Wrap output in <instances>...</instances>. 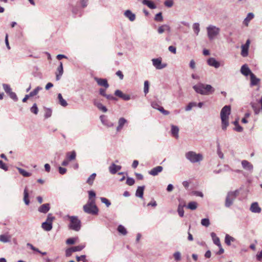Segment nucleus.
<instances>
[{
	"label": "nucleus",
	"instance_id": "1",
	"mask_svg": "<svg viewBox=\"0 0 262 262\" xmlns=\"http://www.w3.org/2000/svg\"><path fill=\"white\" fill-rule=\"evenodd\" d=\"M195 92L202 95H209L213 93L215 89L210 84L199 83L193 86Z\"/></svg>",
	"mask_w": 262,
	"mask_h": 262
},
{
	"label": "nucleus",
	"instance_id": "2",
	"mask_svg": "<svg viewBox=\"0 0 262 262\" xmlns=\"http://www.w3.org/2000/svg\"><path fill=\"white\" fill-rule=\"evenodd\" d=\"M231 112V107L229 105H225L224 106L221 111V119L222 121V129L224 130H226L228 126L229 123V116Z\"/></svg>",
	"mask_w": 262,
	"mask_h": 262
},
{
	"label": "nucleus",
	"instance_id": "3",
	"mask_svg": "<svg viewBox=\"0 0 262 262\" xmlns=\"http://www.w3.org/2000/svg\"><path fill=\"white\" fill-rule=\"evenodd\" d=\"M186 159L191 163H200L204 159L203 155L201 153H196L193 151H189L185 153Z\"/></svg>",
	"mask_w": 262,
	"mask_h": 262
},
{
	"label": "nucleus",
	"instance_id": "4",
	"mask_svg": "<svg viewBox=\"0 0 262 262\" xmlns=\"http://www.w3.org/2000/svg\"><path fill=\"white\" fill-rule=\"evenodd\" d=\"M67 217L70 220L69 228L75 231H79L81 227V221L79 220L77 216H70L68 215Z\"/></svg>",
	"mask_w": 262,
	"mask_h": 262
},
{
	"label": "nucleus",
	"instance_id": "5",
	"mask_svg": "<svg viewBox=\"0 0 262 262\" xmlns=\"http://www.w3.org/2000/svg\"><path fill=\"white\" fill-rule=\"evenodd\" d=\"M207 31L208 38L212 40L219 34L220 29L215 26L209 25L207 27Z\"/></svg>",
	"mask_w": 262,
	"mask_h": 262
},
{
	"label": "nucleus",
	"instance_id": "6",
	"mask_svg": "<svg viewBox=\"0 0 262 262\" xmlns=\"http://www.w3.org/2000/svg\"><path fill=\"white\" fill-rule=\"evenodd\" d=\"M237 191H231L228 193L225 201V206L229 207L232 205L237 195Z\"/></svg>",
	"mask_w": 262,
	"mask_h": 262
},
{
	"label": "nucleus",
	"instance_id": "7",
	"mask_svg": "<svg viewBox=\"0 0 262 262\" xmlns=\"http://www.w3.org/2000/svg\"><path fill=\"white\" fill-rule=\"evenodd\" d=\"M152 62L153 66L158 70L162 69L167 66L166 63H162V59L161 58L152 59Z\"/></svg>",
	"mask_w": 262,
	"mask_h": 262
},
{
	"label": "nucleus",
	"instance_id": "8",
	"mask_svg": "<svg viewBox=\"0 0 262 262\" xmlns=\"http://www.w3.org/2000/svg\"><path fill=\"white\" fill-rule=\"evenodd\" d=\"M250 44V39H247L246 43L244 45H242L241 48H242V52H241V55L243 57H247L248 55V50L249 46Z\"/></svg>",
	"mask_w": 262,
	"mask_h": 262
},
{
	"label": "nucleus",
	"instance_id": "9",
	"mask_svg": "<svg viewBox=\"0 0 262 262\" xmlns=\"http://www.w3.org/2000/svg\"><path fill=\"white\" fill-rule=\"evenodd\" d=\"M83 209L85 213L92 215L98 214L99 211V209L95 210L92 206H88L85 205L83 206Z\"/></svg>",
	"mask_w": 262,
	"mask_h": 262
},
{
	"label": "nucleus",
	"instance_id": "10",
	"mask_svg": "<svg viewBox=\"0 0 262 262\" xmlns=\"http://www.w3.org/2000/svg\"><path fill=\"white\" fill-rule=\"evenodd\" d=\"M243 168L250 172H252L253 170V165L247 160H243L241 162Z\"/></svg>",
	"mask_w": 262,
	"mask_h": 262
},
{
	"label": "nucleus",
	"instance_id": "11",
	"mask_svg": "<svg viewBox=\"0 0 262 262\" xmlns=\"http://www.w3.org/2000/svg\"><path fill=\"white\" fill-rule=\"evenodd\" d=\"M207 63L210 66L213 67L216 69L221 66V63L213 57H210L207 60Z\"/></svg>",
	"mask_w": 262,
	"mask_h": 262
},
{
	"label": "nucleus",
	"instance_id": "12",
	"mask_svg": "<svg viewBox=\"0 0 262 262\" xmlns=\"http://www.w3.org/2000/svg\"><path fill=\"white\" fill-rule=\"evenodd\" d=\"M163 168L162 166H158L149 171L148 173L152 176H156L161 172L163 170Z\"/></svg>",
	"mask_w": 262,
	"mask_h": 262
},
{
	"label": "nucleus",
	"instance_id": "13",
	"mask_svg": "<svg viewBox=\"0 0 262 262\" xmlns=\"http://www.w3.org/2000/svg\"><path fill=\"white\" fill-rule=\"evenodd\" d=\"M127 123V121L126 119L123 117H121L119 119L118 122V126L116 128V130L117 132H120L122 129L124 125Z\"/></svg>",
	"mask_w": 262,
	"mask_h": 262
},
{
	"label": "nucleus",
	"instance_id": "14",
	"mask_svg": "<svg viewBox=\"0 0 262 262\" xmlns=\"http://www.w3.org/2000/svg\"><path fill=\"white\" fill-rule=\"evenodd\" d=\"M95 80L97 82L98 85L102 86H104L105 89H107L109 87V84L106 79L95 77Z\"/></svg>",
	"mask_w": 262,
	"mask_h": 262
},
{
	"label": "nucleus",
	"instance_id": "15",
	"mask_svg": "<svg viewBox=\"0 0 262 262\" xmlns=\"http://www.w3.org/2000/svg\"><path fill=\"white\" fill-rule=\"evenodd\" d=\"M250 210L253 213H259L261 212V208L258 206L257 202L253 203L250 206Z\"/></svg>",
	"mask_w": 262,
	"mask_h": 262
},
{
	"label": "nucleus",
	"instance_id": "16",
	"mask_svg": "<svg viewBox=\"0 0 262 262\" xmlns=\"http://www.w3.org/2000/svg\"><path fill=\"white\" fill-rule=\"evenodd\" d=\"M121 169V166L117 165L115 163H112L108 167L110 172L113 174L116 173V172Z\"/></svg>",
	"mask_w": 262,
	"mask_h": 262
},
{
	"label": "nucleus",
	"instance_id": "17",
	"mask_svg": "<svg viewBox=\"0 0 262 262\" xmlns=\"http://www.w3.org/2000/svg\"><path fill=\"white\" fill-rule=\"evenodd\" d=\"M241 72L243 75L246 76L249 75L251 76V74L252 73L247 64H244L242 66Z\"/></svg>",
	"mask_w": 262,
	"mask_h": 262
},
{
	"label": "nucleus",
	"instance_id": "18",
	"mask_svg": "<svg viewBox=\"0 0 262 262\" xmlns=\"http://www.w3.org/2000/svg\"><path fill=\"white\" fill-rule=\"evenodd\" d=\"M171 134L173 137L178 139L179 138V128L178 126L174 125H171Z\"/></svg>",
	"mask_w": 262,
	"mask_h": 262
},
{
	"label": "nucleus",
	"instance_id": "19",
	"mask_svg": "<svg viewBox=\"0 0 262 262\" xmlns=\"http://www.w3.org/2000/svg\"><path fill=\"white\" fill-rule=\"evenodd\" d=\"M125 16L127 17L130 21H133L136 19V15L130 10H127L124 13Z\"/></svg>",
	"mask_w": 262,
	"mask_h": 262
},
{
	"label": "nucleus",
	"instance_id": "20",
	"mask_svg": "<svg viewBox=\"0 0 262 262\" xmlns=\"http://www.w3.org/2000/svg\"><path fill=\"white\" fill-rule=\"evenodd\" d=\"M57 72L56 73V79L58 81L61 78V77L63 73V66L61 62H60V65L57 69Z\"/></svg>",
	"mask_w": 262,
	"mask_h": 262
},
{
	"label": "nucleus",
	"instance_id": "21",
	"mask_svg": "<svg viewBox=\"0 0 262 262\" xmlns=\"http://www.w3.org/2000/svg\"><path fill=\"white\" fill-rule=\"evenodd\" d=\"M50 209V204L49 203L44 204L38 208V211L41 213H46Z\"/></svg>",
	"mask_w": 262,
	"mask_h": 262
},
{
	"label": "nucleus",
	"instance_id": "22",
	"mask_svg": "<svg viewBox=\"0 0 262 262\" xmlns=\"http://www.w3.org/2000/svg\"><path fill=\"white\" fill-rule=\"evenodd\" d=\"M94 104L99 110H100L103 113H106L107 111V108L105 106H104L101 103L97 101L96 100H94Z\"/></svg>",
	"mask_w": 262,
	"mask_h": 262
},
{
	"label": "nucleus",
	"instance_id": "23",
	"mask_svg": "<svg viewBox=\"0 0 262 262\" xmlns=\"http://www.w3.org/2000/svg\"><path fill=\"white\" fill-rule=\"evenodd\" d=\"M66 157L68 160H69L70 162L76 159V152L75 150L68 152L66 153Z\"/></svg>",
	"mask_w": 262,
	"mask_h": 262
},
{
	"label": "nucleus",
	"instance_id": "24",
	"mask_svg": "<svg viewBox=\"0 0 262 262\" xmlns=\"http://www.w3.org/2000/svg\"><path fill=\"white\" fill-rule=\"evenodd\" d=\"M251 86L256 85L258 84L260 81V79L257 78L253 73H251L250 76Z\"/></svg>",
	"mask_w": 262,
	"mask_h": 262
},
{
	"label": "nucleus",
	"instance_id": "25",
	"mask_svg": "<svg viewBox=\"0 0 262 262\" xmlns=\"http://www.w3.org/2000/svg\"><path fill=\"white\" fill-rule=\"evenodd\" d=\"M100 119L101 120V121L102 123L107 127H112L114 125L113 123L112 122L109 121L108 120L104 119V116L101 115L100 117Z\"/></svg>",
	"mask_w": 262,
	"mask_h": 262
},
{
	"label": "nucleus",
	"instance_id": "26",
	"mask_svg": "<svg viewBox=\"0 0 262 262\" xmlns=\"http://www.w3.org/2000/svg\"><path fill=\"white\" fill-rule=\"evenodd\" d=\"M254 17V15L253 13H249L247 14V17L244 19L243 21V24H244L246 26H248L249 25V23Z\"/></svg>",
	"mask_w": 262,
	"mask_h": 262
},
{
	"label": "nucleus",
	"instance_id": "27",
	"mask_svg": "<svg viewBox=\"0 0 262 262\" xmlns=\"http://www.w3.org/2000/svg\"><path fill=\"white\" fill-rule=\"evenodd\" d=\"M210 235L213 243L218 247H221L220 241L219 238L216 236V234L214 232H211Z\"/></svg>",
	"mask_w": 262,
	"mask_h": 262
},
{
	"label": "nucleus",
	"instance_id": "28",
	"mask_svg": "<svg viewBox=\"0 0 262 262\" xmlns=\"http://www.w3.org/2000/svg\"><path fill=\"white\" fill-rule=\"evenodd\" d=\"M142 4L147 6L150 9H154L156 8V6L152 1L150 0H143Z\"/></svg>",
	"mask_w": 262,
	"mask_h": 262
},
{
	"label": "nucleus",
	"instance_id": "29",
	"mask_svg": "<svg viewBox=\"0 0 262 262\" xmlns=\"http://www.w3.org/2000/svg\"><path fill=\"white\" fill-rule=\"evenodd\" d=\"M41 227L46 231H49L52 229V223L45 222L42 223Z\"/></svg>",
	"mask_w": 262,
	"mask_h": 262
},
{
	"label": "nucleus",
	"instance_id": "30",
	"mask_svg": "<svg viewBox=\"0 0 262 262\" xmlns=\"http://www.w3.org/2000/svg\"><path fill=\"white\" fill-rule=\"evenodd\" d=\"M144 186H139L136 192V195L140 198H142L143 196V192Z\"/></svg>",
	"mask_w": 262,
	"mask_h": 262
},
{
	"label": "nucleus",
	"instance_id": "31",
	"mask_svg": "<svg viewBox=\"0 0 262 262\" xmlns=\"http://www.w3.org/2000/svg\"><path fill=\"white\" fill-rule=\"evenodd\" d=\"M85 205H87L88 206H92V207L95 210L98 209V208L96 205L95 199H89Z\"/></svg>",
	"mask_w": 262,
	"mask_h": 262
},
{
	"label": "nucleus",
	"instance_id": "32",
	"mask_svg": "<svg viewBox=\"0 0 262 262\" xmlns=\"http://www.w3.org/2000/svg\"><path fill=\"white\" fill-rule=\"evenodd\" d=\"M11 236L6 235H0V241L4 243H9L10 242Z\"/></svg>",
	"mask_w": 262,
	"mask_h": 262
},
{
	"label": "nucleus",
	"instance_id": "33",
	"mask_svg": "<svg viewBox=\"0 0 262 262\" xmlns=\"http://www.w3.org/2000/svg\"><path fill=\"white\" fill-rule=\"evenodd\" d=\"M251 106L253 110L255 115H258L260 112V108H259L257 103L255 102H251Z\"/></svg>",
	"mask_w": 262,
	"mask_h": 262
},
{
	"label": "nucleus",
	"instance_id": "34",
	"mask_svg": "<svg viewBox=\"0 0 262 262\" xmlns=\"http://www.w3.org/2000/svg\"><path fill=\"white\" fill-rule=\"evenodd\" d=\"M96 177V174L95 173H92L89 178L88 179H87L86 180V183L89 185H92L93 183H94V181L95 180V178Z\"/></svg>",
	"mask_w": 262,
	"mask_h": 262
},
{
	"label": "nucleus",
	"instance_id": "35",
	"mask_svg": "<svg viewBox=\"0 0 262 262\" xmlns=\"http://www.w3.org/2000/svg\"><path fill=\"white\" fill-rule=\"evenodd\" d=\"M24 201L26 205H28L30 203V201L29 200V193L26 188L25 189L24 192Z\"/></svg>",
	"mask_w": 262,
	"mask_h": 262
},
{
	"label": "nucleus",
	"instance_id": "36",
	"mask_svg": "<svg viewBox=\"0 0 262 262\" xmlns=\"http://www.w3.org/2000/svg\"><path fill=\"white\" fill-rule=\"evenodd\" d=\"M233 124L235 126L234 128V129L237 132H242L243 130V128L240 126L238 124V120H236L233 122Z\"/></svg>",
	"mask_w": 262,
	"mask_h": 262
},
{
	"label": "nucleus",
	"instance_id": "37",
	"mask_svg": "<svg viewBox=\"0 0 262 262\" xmlns=\"http://www.w3.org/2000/svg\"><path fill=\"white\" fill-rule=\"evenodd\" d=\"M58 99L59 101L60 104L62 106H66L68 105L67 101L62 98L61 94H58Z\"/></svg>",
	"mask_w": 262,
	"mask_h": 262
},
{
	"label": "nucleus",
	"instance_id": "38",
	"mask_svg": "<svg viewBox=\"0 0 262 262\" xmlns=\"http://www.w3.org/2000/svg\"><path fill=\"white\" fill-rule=\"evenodd\" d=\"M17 169L18 170L19 172L24 177H28L31 176V173L26 171L25 170L21 168L17 167Z\"/></svg>",
	"mask_w": 262,
	"mask_h": 262
},
{
	"label": "nucleus",
	"instance_id": "39",
	"mask_svg": "<svg viewBox=\"0 0 262 262\" xmlns=\"http://www.w3.org/2000/svg\"><path fill=\"white\" fill-rule=\"evenodd\" d=\"M192 29L195 34L196 35H198L200 31L199 24L197 23H194L192 25Z\"/></svg>",
	"mask_w": 262,
	"mask_h": 262
},
{
	"label": "nucleus",
	"instance_id": "40",
	"mask_svg": "<svg viewBox=\"0 0 262 262\" xmlns=\"http://www.w3.org/2000/svg\"><path fill=\"white\" fill-rule=\"evenodd\" d=\"M117 230L119 233H120L121 234H122L124 235H125L127 234L126 229L123 226H122L121 225H120L118 226Z\"/></svg>",
	"mask_w": 262,
	"mask_h": 262
},
{
	"label": "nucleus",
	"instance_id": "41",
	"mask_svg": "<svg viewBox=\"0 0 262 262\" xmlns=\"http://www.w3.org/2000/svg\"><path fill=\"white\" fill-rule=\"evenodd\" d=\"M198 207V204L195 202H190L187 205V208L191 210H195Z\"/></svg>",
	"mask_w": 262,
	"mask_h": 262
},
{
	"label": "nucleus",
	"instance_id": "42",
	"mask_svg": "<svg viewBox=\"0 0 262 262\" xmlns=\"http://www.w3.org/2000/svg\"><path fill=\"white\" fill-rule=\"evenodd\" d=\"M42 88L40 86H37L36 89H35L32 92H30L29 94V96L31 97H33L36 95L39 91L42 90Z\"/></svg>",
	"mask_w": 262,
	"mask_h": 262
},
{
	"label": "nucleus",
	"instance_id": "43",
	"mask_svg": "<svg viewBox=\"0 0 262 262\" xmlns=\"http://www.w3.org/2000/svg\"><path fill=\"white\" fill-rule=\"evenodd\" d=\"M234 241V238L229 236L228 234H227L225 236V243L228 245L230 246L231 245V242Z\"/></svg>",
	"mask_w": 262,
	"mask_h": 262
},
{
	"label": "nucleus",
	"instance_id": "44",
	"mask_svg": "<svg viewBox=\"0 0 262 262\" xmlns=\"http://www.w3.org/2000/svg\"><path fill=\"white\" fill-rule=\"evenodd\" d=\"M201 223L202 226L206 227H208L210 224V221L208 218L203 219L201 220Z\"/></svg>",
	"mask_w": 262,
	"mask_h": 262
},
{
	"label": "nucleus",
	"instance_id": "45",
	"mask_svg": "<svg viewBox=\"0 0 262 262\" xmlns=\"http://www.w3.org/2000/svg\"><path fill=\"white\" fill-rule=\"evenodd\" d=\"M173 256L176 261H180L181 259V253L179 251L174 252L173 254Z\"/></svg>",
	"mask_w": 262,
	"mask_h": 262
},
{
	"label": "nucleus",
	"instance_id": "46",
	"mask_svg": "<svg viewBox=\"0 0 262 262\" xmlns=\"http://www.w3.org/2000/svg\"><path fill=\"white\" fill-rule=\"evenodd\" d=\"M100 200H101V202L102 203L104 204L107 207H110V205H111V202L107 199H106L105 198L101 197Z\"/></svg>",
	"mask_w": 262,
	"mask_h": 262
},
{
	"label": "nucleus",
	"instance_id": "47",
	"mask_svg": "<svg viewBox=\"0 0 262 262\" xmlns=\"http://www.w3.org/2000/svg\"><path fill=\"white\" fill-rule=\"evenodd\" d=\"M85 247V245H78L77 246H74L73 247H71L73 252H77V251H81Z\"/></svg>",
	"mask_w": 262,
	"mask_h": 262
},
{
	"label": "nucleus",
	"instance_id": "48",
	"mask_svg": "<svg viewBox=\"0 0 262 262\" xmlns=\"http://www.w3.org/2000/svg\"><path fill=\"white\" fill-rule=\"evenodd\" d=\"M196 106V103L195 102H190L188 103V104L185 107V111H190L193 107Z\"/></svg>",
	"mask_w": 262,
	"mask_h": 262
},
{
	"label": "nucleus",
	"instance_id": "49",
	"mask_svg": "<svg viewBox=\"0 0 262 262\" xmlns=\"http://www.w3.org/2000/svg\"><path fill=\"white\" fill-rule=\"evenodd\" d=\"M149 91V82L147 80H146L144 82V92L145 94L148 93Z\"/></svg>",
	"mask_w": 262,
	"mask_h": 262
},
{
	"label": "nucleus",
	"instance_id": "50",
	"mask_svg": "<svg viewBox=\"0 0 262 262\" xmlns=\"http://www.w3.org/2000/svg\"><path fill=\"white\" fill-rule=\"evenodd\" d=\"M3 86L4 90L7 94H9L12 91L9 85L7 84H3Z\"/></svg>",
	"mask_w": 262,
	"mask_h": 262
},
{
	"label": "nucleus",
	"instance_id": "51",
	"mask_svg": "<svg viewBox=\"0 0 262 262\" xmlns=\"http://www.w3.org/2000/svg\"><path fill=\"white\" fill-rule=\"evenodd\" d=\"M31 112L36 115L38 113V109L36 103H34L30 109Z\"/></svg>",
	"mask_w": 262,
	"mask_h": 262
},
{
	"label": "nucleus",
	"instance_id": "52",
	"mask_svg": "<svg viewBox=\"0 0 262 262\" xmlns=\"http://www.w3.org/2000/svg\"><path fill=\"white\" fill-rule=\"evenodd\" d=\"M10 97L13 99L14 101H17L18 100V98L14 92H11L9 94Z\"/></svg>",
	"mask_w": 262,
	"mask_h": 262
},
{
	"label": "nucleus",
	"instance_id": "53",
	"mask_svg": "<svg viewBox=\"0 0 262 262\" xmlns=\"http://www.w3.org/2000/svg\"><path fill=\"white\" fill-rule=\"evenodd\" d=\"M135 183V180L132 178L127 177L126 184L129 186H132Z\"/></svg>",
	"mask_w": 262,
	"mask_h": 262
},
{
	"label": "nucleus",
	"instance_id": "54",
	"mask_svg": "<svg viewBox=\"0 0 262 262\" xmlns=\"http://www.w3.org/2000/svg\"><path fill=\"white\" fill-rule=\"evenodd\" d=\"M155 19L158 21H162L163 20V17L162 15V13L160 12V13L157 14L155 16Z\"/></svg>",
	"mask_w": 262,
	"mask_h": 262
},
{
	"label": "nucleus",
	"instance_id": "55",
	"mask_svg": "<svg viewBox=\"0 0 262 262\" xmlns=\"http://www.w3.org/2000/svg\"><path fill=\"white\" fill-rule=\"evenodd\" d=\"M217 154L221 159H223L224 158V154L221 151L219 144L217 146Z\"/></svg>",
	"mask_w": 262,
	"mask_h": 262
},
{
	"label": "nucleus",
	"instance_id": "56",
	"mask_svg": "<svg viewBox=\"0 0 262 262\" xmlns=\"http://www.w3.org/2000/svg\"><path fill=\"white\" fill-rule=\"evenodd\" d=\"M89 193V199H95L96 193L93 190H90L88 191Z\"/></svg>",
	"mask_w": 262,
	"mask_h": 262
},
{
	"label": "nucleus",
	"instance_id": "57",
	"mask_svg": "<svg viewBox=\"0 0 262 262\" xmlns=\"http://www.w3.org/2000/svg\"><path fill=\"white\" fill-rule=\"evenodd\" d=\"M178 212L179 213V215L181 217H183L184 216V210L183 208V207L181 206V205H179L178 209Z\"/></svg>",
	"mask_w": 262,
	"mask_h": 262
},
{
	"label": "nucleus",
	"instance_id": "58",
	"mask_svg": "<svg viewBox=\"0 0 262 262\" xmlns=\"http://www.w3.org/2000/svg\"><path fill=\"white\" fill-rule=\"evenodd\" d=\"M164 5L168 7H171L173 5V0H166L164 2Z\"/></svg>",
	"mask_w": 262,
	"mask_h": 262
},
{
	"label": "nucleus",
	"instance_id": "59",
	"mask_svg": "<svg viewBox=\"0 0 262 262\" xmlns=\"http://www.w3.org/2000/svg\"><path fill=\"white\" fill-rule=\"evenodd\" d=\"M0 168L4 170L5 171H7L8 169V167L2 160H0Z\"/></svg>",
	"mask_w": 262,
	"mask_h": 262
},
{
	"label": "nucleus",
	"instance_id": "60",
	"mask_svg": "<svg viewBox=\"0 0 262 262\" xmlns=\"http://www.w3.org/2000/svg\"><path fill=\"white\" fill-rule=\"evenodd\" d=\"M74 252L72 248H68L66 251V255L67 257L70 256L72 253Z\"/></svg>",
	"mask_w": 262,
	"mask_h": 262
},
{
	"label": "nucleus",
	"instance_id": "61",
	"mask_svg": "<svg viewBox=\"0 0 262 262\" xmlns=\"http://www.w3.org/2000/svg\"><path fill=\"white\" fill-rule=\"evenodd\" d=\"M165 31V25L160 26L158 29V32L159 34L163 33Z\"/></svg>",
	"mask_w": 262,
	"mask_h": 262
},
{
	"label": "nucleus",
	"instance_id": "62",
	"mask_svg": "<svg viewBox=\"0 0 262 262\" xmlns=\"http://www.w3.org/2000/svg\"><path fill=\"white\" fill-rule=\"evenodd\" d=\"M114 94L116 96L119 97V98H122L123 93L121 91L119 90H117L115 91Z\"/></svg>",
	"mask_w": 262,
	"mask_h": 262
},
{
	"label": "nucleus",
	"instance_id": "63",
	"mask_svg": "<svg viewBox=\"0 0 262 262\" xmlns=\"http://www.w3.org/2000/svg\"><path fill=\"white\" fill-rule=\"evenodd\" d=\"M54 219L55 217L53 216H52L51 214H49L48 215L47 221L46 222L52 223V222Z\"/></svg>",
	"mask_w": 262,
	"mask_h": 262
},
{
	"label": "nucleus",
	"instance_id": "64",
	"mask_svg": "<svg viewBox=\"0 0 262 262\" xmlns=\"http://www.w3.org/2000/svg\"><path fill=\"white\" fill-rule=\"evenodd\" d=\"M256 257L257 260L261 261L262 260V250L257 253Z\"/></svg>",
	"mask_w": 262,
	"mask_h": 262
}]
</instances>
